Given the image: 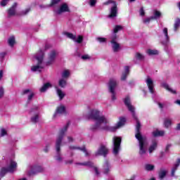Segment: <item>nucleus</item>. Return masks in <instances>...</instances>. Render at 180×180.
Listing matches in <instances>:
<instances>
[{
  "label": "nucleus",
  "mask_w": 180,
  "mask_h": 180,
  "mask_svg": "<svg viewBox=\"0 0 180 180\" xmlns=\"http://www.w3.org/2000/svg\"><path fill=\"white\" fill-rule=\"evenodd\" d=\"M87 119L91 120H95L96 124L92 125L90 129L92 131H96V130H108L109 131H116L117 129L123 127L126 124V118L124 117H120L119 122L115 127H109V119L105 115H101V111L94 109L91 110L87 115Z\"/></svg>",
  "instance_id": "f257e3e1"
},
{
  "label": "nucleus",
  "mask_w": 180,
  "mask_h": 180,
  "mask_svg": "<svg viewBox=\"0 0 180 180\" xmlns=\"http://www.w3.org/2000/svg\"><path fill=\"white\" fill-rule=\"evenodd\" d=\"M124 103L127 106L128 110L131 112L132 117H134V120L136 122L135 137L139 141V154L141 157L144 158L147 155V147L148 146V141H147V138H146V136H143L141 134V131H140L141 129V124L140 123V121H139L137 115H136V108H134V105H131V101L130 100V97L129 96L125 98Z\"/></svg>",
  "instance_id": "f03ea898"
},
{
  "label": "nucleus",
  "mask_w": 180,
  "mask_h": 180,
  "mask_svg": "<svg viewBox=\"0 0 180 180\" xmlns=\"http://www.w3.org/2000/svg\"><path fill=\"white\" fill-rule=\"evenodd\" d=\"M34 58L37 60V64L31 67V71L32 72H41V70L44 68V51L40 49L34 56Z\"/></svg>",
  "instance_id": "7ed1b4c3"
},
{
  "label": "nucleus",
  "mask_w": 180,
  "mask_h": 180,
  "mask_svg": "<svg viewBox=\"0 0 180 180\" xmlns=\"http://www.w3.org/2000/svg\"><path fill=\"white\" fill-rule=\"evenodd\" d=\"M16 168H18V163L15 160L9 159L7 161V167L1 168L0 171V176L2 178L5 176L8 172L11 174L15 172V171H16Z\"/></svg>",
  "instance_id": "20e7f679"
},
{
  "label": "nucleus",
  "mask_w": 180,
  "mask_h": 180,
  "mask_svg": "<svg viewBox=\"0 0 180 180\" xmlns=\"http://www.w3.org/2000/svg\"><path fill=\"white\" fill-rule=\"evenodd\" d=\"M70 124H66L63 128L59 130V133L56 142L58 151L60 150V146L63 144V140H64V136H65V133H67V130H68Z\"/></svg>",
  "instance_id": "39448f33"
},
{
  "label": "nucleus",
  "mask_w": 180,
  "mask_h": 180,
  "mask_svg": "<svg viewBox=\"0 0 180 180\" xmlns=\"http://www.w3.org/2000/svg\"><path fill=\"white\" fill-rule=\"evenodd\" d=\"M31 115L30 120L32 123H37L40 119V107L34 105L30 110Z\"/></svg>",
  "instance_id": "423d86ee"
},
{
  "label": "nucleus",
  "mask_w": 180,
  "mask_h": 180,
  "mask_svg": "<svg viewBox=\"0 0 180 180\" xmlns=\"http://www.w3.org/2000/svg\"><path fill=\"white\" fill-rule=\"evenodd\" d=\"M109 4H112V6L110 9V13L108 15V18L109 19H115V18H117V4H116V1L108 0V1L104 3V5H109Z\"/></svg>",
  "instance_id": "0eeeda50"
},
{
  "label": "nucleus",
  "mask_w": 180,
  "mask_h": 180,
  "mask_svg": "<svg viewBox=\"0 0 180 180\" xmlns=\"http://www.w3.org/2000/svg\"><path fill=\"white\" fill-rule=\"evenodd\" d=\"M117 86V81L116 79H110L108 82V90L111 94L112 101H116V87Z\"/></svg>",
  "instance_id": "6e6552de"
},
{
  "label": "nucleus",
  "mask_w": 180,
  "mask_h": 180,
  "mask_svg": "<svg viewBox=\"0 0 180 180\" xmlns=\"http://www.w3.org/2000/svg\"><path fill=\"white\" fill-rule=\"evenodd\" d=\"M120 144H122V138L118 136H114L112 138V153L114 155H117L120 150H122Z\"/></svg>",
  "instance_id": "1a4fd4ad"
},
{
  "label": "nucleus",
  "mask_w": 180,
  "mask_h": 180,
  "mask_svg": "<svg viewBox=\"0 0 180 180\" xmlns=\"http://www.w3.org/2000/svg\"><path fill=\"white\" fill-rule=\"evenodd\" d=\"M44 170V168L40 165H29L27 169V174L29 176L34 175L39 172H42Z\"/></svg>",
  "instance_id": "9d476101"
},
{
  "label": "nucleus",
  "mask_w": 180,
  "mask_h": 180,
  "mask_svg": "<svg viewBox=\"0 0 180 180\" xmlns=\"http://www.w3.org/2000/svg\"><path fill=\"white\" fill-rule=\"evenodd\" d=\"M110 40L112 51L114 53H118V51H120L122 48L120 47V44L117 42V34H112L110 37Z\"/></svg>",
  "instance_id": "9b49d317"
},
{
  "label": "nucleus",
  "mask_w": 180,
  "mask_h": 180,
  "mask_svg": "<svg viewBox=\"0 0 180 180\" xmlns=\"http://www.w3.org/2000/svg\"><path fill=\"white\" fill-rule=\"evenodd\" d=\"M58 53L56 50H52L48 53V58L46 61V65H52L56 63V58H57Z\"/></svg>",
  "instance_id": "f8f14e48"
},
{
  "label": "nucleus",
  "mask_w": 180,
  "mask_h": 180,
  "mask_svg": "<svg viewBox=\"0 0 180 180\" xmlns=\"http://www.w3.org/2000/svg\"><path fill=\"white\" fill-rule=\"evenodd\" d=\"M109 154V149L106 146L102 144L99 146L98 150L95 153L96 157H98V155H103V157H106Z\"/></svg>",
  "instance_id": "ddd939ff"
},
{
  "label": "nucleus",
  "mask_w": 180,
  "mask_h": 180,
  "mask_svg": "<svg viewBox=\"0 0 180 180\" xmlns=\"http://www.w3.org/2000/svg\"><path fill=\"white\" fill-rule=\"evenodd\" d=\"M64 36H66L68 39H70L71 40H73V41H76V43L81 44L82 43V40H84V38L82 36L79 35L77 39L75 35H74L72 33L65 32H63Z\"/></svg>",
  "instance_id": "4468645a"
},
{
  "label": "nucleus",
  "mask_w": 180,
  "mask_h": 180,
  "mask_svg": "<svg viewBox=\"0 0 180 180\" xmlns=\"http://www.w3.org/2000/svg\"><path fill=\"white\" fill-rule=\"evenodd\" d=\"M56 15H61V13H64V12H70V8H68V4H63L60 8L54 11Z\"/></svg>",
  "instance_id": "2eb2a0df"
},
{
  "label": "nucleus",
  "mask_w": 180,
  "mask_h": 180,
  "mask_svg": "<svg viewBox=\"0 0 180 180\" xmlns=\"http://www.w3.org/2000/svg\"><path fill=\"white\" fill-rule=\"evenodd\" d=\"M112 169V165L109 161L105 160L103 166V173L105 175H110V170Z\"/></svg>",
  "instance_id": "dca6fc26"
},
{
  "label": "nucleus",
  "mask_w": 180,
  "mask_h": 180,
  "mask_svg": "<svg viewBox=\"0 0 180 180\" xmlns=\"http://www.w3.org/2000/svg\"><path fill=\"white\" fill-rule=\"evenodd\" d=\"M161 39L162 44H166L168 41H169V37L168 36V28H163Z\"/></svg>",
  "instance_id": "f3484780"
},
{
  "label": "nucleus",
  "mask_w": 180,
  "mask_h": 180,
  "mask_svg": "<svg viewBox=\"0 0 180 180\" xmlns=\"http://www.w3.org/2000/svg\"><path fill=\"white\" fill-rule=\"evenodd\" d=\"M145 81L149 89V92H150V94H154V82H153V79L148 77Z\"/></svg>",
  "instance_id": "a211bd4d"
},
{
  "label": "nucleus",
  "mask_w": 180,
  "mask_h": 180,
  "mask_svg": "<svg viewBox=\"0 0 180 180\" xmlns=\"http://www.w3.org/2000/svg\"><path fill=\"white\" fill-rule=\"evenodd\" d=\"M69 150H80V151H83V153H84L86 157H89V155H91V153L86 150V148H85L84 146L79 148L77 146L71 145L69 146Z\"/></svg>",
  "instance_id": "6ab92c4d"
},
{
  "label": "nucleus",
  "mask_w": 180,
  "mask_h": 180,
  "mask_svg": "<svg viewBox=\"0 0 180 180\" xmlns=\"http://www.w3.org/2000/svg\"><path fill=\"white\" fill-rule=\"evenodd\" d=\"M16 6H18V4L14 3L8 10V18H12V16H15V15H16Z\"/></svg>",
  "instance_id": "aec40b11"
},
{
  "label": "nucleus",
  "mask_w": 180,
  "mask_h": 180,
  "mask_svg": "<svg viewBox=\"0 0 180 180\" xmlns=\"http://www.w3.org/2000/svg\"><path fill=\"white\" fill-rule=\"evenodd\" d=\"M158 146V141L157 140H153L148 148L149 154H153V153H154V151L157 150Z\"/></svg>",
  "instance_id": "412c9836"
},
{
  "label": "nucleus",
  "mask_w": 180,
  "mask_h": 180,
  "mask_svg": "<svg viewBox=\"0 0 180 180\" xmlns=\"http://www.w3.org/2000/svg\"><path fill=\"white\" fill-rule=\"evenodd\" d=\"M63 113H65V106L61 105L56 108L53 117H57V115H63Z\"/></svg>",
  "instance_id": "4be33fe9"
},
{
  "label": "nucleus",
  "mask_w": 180,
  "mask_h": 180,
  "mask_svg": "<svg viewBox=\"0 0 180 180\" xmlns=\"http://www.w3.org/2000/svg\"><path fill=\"white\" fill-rule=\"evenodd\" d=\"M56 155L55 157L56 161L61 162L63 158H61V145H59V150H57V143H56Z\"/></svg>",
  "instance_id": "5701e85b"
},
{
  "label": "nucleus",
  "mask_w": 180,
  "mask_h": 180,
  "mask_svg": "<svg viewBox=\"0 0 180 180\" xmlns=\"http://www.w3.org/2000/svg\"><path fill=\"white\" fill-rule=\"evenodd\" d=\"M179 165H180V159H177L176 163L174 165L172 169V172H171L172 176H175V172H176V170L178 169V167H179Z\"/></svg>",
  "instance_id": "b1692460"
},
{
  "label": "nucleus",
  "mask_w": 180,
  "mask_h": 180,
  "mask_svg": "<svg viewBox=\"0 0 180 180\" xmlns=\"http://www.w3.org/2000/svg\"><path fill=\"white\" fill-rule=\"evenodd\" d=\"M55 88L56 89V93L58 96L59 97V99L60 101L63 100L64 98V96H65V93H64V91H63V90H61L58 86H55Z\"/></svg>",
  "instance_id": "393cba45"
},
{
  "label": "nucleus",
  "mask_w": 180,
  "mask_h": 180,
  "mask_svg": "<svg viewBox=\"0 0 180 180\" xmlns=\"http://www.w3.org/2000/svg\"><path fill=\"white\" fill-rule=\"evenodd\" d=\"M129 66H126L124 68V72H122V74L121 81H126V79L127 78V75H129Z\"/></svg>",
  "instance_id": "a878e982"
},
{
  "label": "nucleus",
  "mask_w": 180,
  "mask_h": 180,
  "mask_svg": "<svg viewBox=\"0 0 180 180\" xmlns=\"http://www.w3.org/2000/svg\"><path fill=\"white\" fill-rule=\"evenodd\" d=\"M62 78L63 79H68L70 78V76L71 75V71L70 70H65L62 72Z\"/></svg>",
  "instance_id": "bb28decb"
},
{
  "label": "nucleus",
  "mask_w": 180,
  "mask_h": 180,
  "mask_svg": "<svg viewBox=\"0 0 180 180\" xmlns=\"http://www.w3.org/2000/svg\"><path fill=\"white\" fill-rule=\"evenodd\" d=\"M167 173H168V171H167L166 169H160L158 173L160 179H164V178H165Z\"/></svg>",
  "instance_id": "cd10ccee"
},
{
  "label": "nucleus",
  "mask_w": 180,
  "mask_h": 180,
  "mask_svg": "<svg viewBox=\"0 0 180 180\" xmlns=\"http://www.w3.org/2000/svg\"><path fill=\"white\" fill-rule=\"evenodd\" d=\"M153 20H157V19H160L161 18V12L158 11H153V15L150 16Z\"/></svg>",
  "instance_id": "c85d7f7f"
},
{
  "label": "nucleus",
  "mask_w": 180,
  "mask_h": 180,
  "mask_svg": "<svg viewBox=\"0 0 180 180\" xmlns=\"http://www.w3.org/2000/svg\"><path fill=\"white\" fill-rule=\"evenodd\" d=\"M7 42L8 46H10V47H13V46L16 44V40L15 39V37L13 36L10 37Z\"/></svg>",
  "instance_id": "c756f323"
},
{
  "label": "nucleus",
  "mask_w": 180,
  "mask_h": 180,
  "mask_svg": "<svg viewBox=\"0 0 180 180\" xmlns=\"http://www.w3.org/2000/svg\"><path fill=\"white\" fill-rule=\"evenodd\" d=\"M52 85L50 84V82H47L43 85L39 89L40 92H46L49 88H51Z\"/></svg>",
  "instance_id": "7c9ffc66"
},
{
  "label": "nucleus",
  "mask_w": 180,
  "mask_h": 180,
  "mask_svg": "<svg viewBox=\"0 0 180 180\" xmlns=\"http://www.w3.org/2000/svg\"><path fill=\"white\" fill-rule=\"evenodd\" d=\"M152 134H153V137H158L159 136H164V134H165V131L155 130L152 132Z\"/></svg>",
  "instance_id": "2f4dec72"
},
{
  "label": "nucleus",
  "mask_w": 180,
  "mask_h": 180,
  "mask_svg": "<svg viewBox=\"0 0 180 180\" xmlns=\"http://www.w3.org/2000/svg\"><path fill=\"white\" fill-rule=\"evenodd\" d=\"M144 169L146 171H154V169H155V166L154 165H151V164H146L144 166Z\"/></svg>",
  "instance_id": "473e14b6"
},
{
  "label": "nucleus",
  "mask_w": 180,
  "mask_h": 180,
  "mask_svg": "<svg viewBox=\"0 0 180 180\" xmlns=\"http://www.w3.org/2000/svg\"><path fill=\"white\" fill-rule=\"evenodd\" d=\"M171 124H172V120H171L169 118L165 119L164 126H165V127H166V129L171 127Z\"/></svg>",
  "instance_id": "72a5a7b5"
},
{
  "label": "nucleus",
  "mask_w": 180,
  "mask_h": 180,
  "mask_svg": "<svg viewBox=\"0 0 180 180\" xmlns=\"http://www.w3.org/2000/svg\"><path fill=\"white\" fill-rule=\"evenodd\" d=\"M30 92V94L28 96V101H32V99H33V96H34V94L32 91H30V89H25L23 91V94L24 95H26V94H29Z\"/></svg>",
  "instance_id": "f704fd0d"
},
{
  "label": "nucleus",
  "mask_w": 180,
  "mask_h": 180,
  "mask_svg": "<svg viewBox=\"0 0 180 180\" xmlns=\"http://www.w3.org/2000/svg\"><path fill=\"white\" fill-rule=\"evenodd\" d=\"M58 85L60 88H65L67 86V79H60L58 81Z\"/></svg>",
  "instance_id": "c9c22d12"
},
{
  "label": "nucleus",
  "mask_w": 180,
  "mask_h": 180,
  "mask_svg": "<svg viewBox=\"0 0 180 180\" xmlns=\"http://www.w3.org/2000/svg\"><path fill=\"white\" fill-rule=\"evenodd\" d=\"M162 86H164L165 89H167V91H169V92H171V94H174V95L176 94V91L170 88L169 86L167 84V83H163Z\"/></svg>",
  "instance_id": "e433bc0d"
},
{
  "label": "nucleus",
  "mask_w": 180,
  "mask_h": 180,
  "mask_svg": "<svg viewBox=\"0 0 180 180\" xmlns=\"http://www.w3.org/2000/svg\"><path fill=\"white\" fill-rule=\"evenodd\" d=\"M120 30H123V27L122 25H115L113 28V34H116Z\"/></svg>",
  "instance_id": "4c0bfd02"
},
{
  "label": "nucleus",
  "mask_w": 180,
  "mask_h": 180,
  "mask_svg": "<svg viewBox=\"0 0 180 180\" xmlns=\"http://www.w3.org/2000/svg\"><path fill=\"white\" fill-rule=\"evenodd\" d=\"M77 165H83L84 167H94V163L92 162H85L82 163H77Z\"/></svg>",
  "instance_id": "58836bf2"
},
{
  "label": "nucleus",
  "mask_w": 180,
  "mask_h": 180,
  "mask_svg": "<svg viewBox=\"0 0 180 180\" xmlns=\"http://www.w3.org/2000/svg\"><path fill=\"white\" fill-rule=\"evenodd\" d=\"M179 26H180V19L177 18L175 21L174 26V32H176V30L179 29Z\"/></svg>",
  "instance_id": "ea45409f"
},
{
  "label": "nucleus",
  "mask_w": 180,
  "mask_h": 180,
  "mask_svg": "<svg viewBox=\"0 0 180 180\" xmlns=\"http://www.w3.org/2000/svg\"><path fill=\"white\" fill-rule=\"evenodd\" d=\"M135 58L139 61H143V60H144V56L140 53H136L135 55Z\"/></svg>",
  "instance_id": "a19ab883"
},
{
  "label": "nucleus",
  "mask_w": 180,
  "mask_h": 180,
  "mask_svg": "<svg viewBox=\"0 0 180 180\" xmlns=\"http://www.w3.org/2000/svg\"><path fill=\"white\" fill-rule=\"evenodd\" d=\"M147 53L149 55V56H155L157 54H158V51L157 50H153V49H148L147 51Z\"/></svg>",
  "instance_id": "79ce46f5"
},
{
  "label": "nucleus",
  "mask_w": 180,
  "mask_h": 180,
  "mask_svg": "<svg viewBox=\"0 0 180 180\" xmlns=\"http://www.w3.org/2000/svg\"><path fill=\"white\" fill-rule=\"evenodd\" d=\"M8 134V131L5 129V128H1L0 129V137H4V136H6Z\"/></svg>",
  "instance_id": "37998d69"
},
{
  "label": "nucleus",
  "mask_w": 180,
  "mask_h": 180,
  "mask_svg": "<svg viewBox=\"0 0 180 180\" xmlns=\"http://www.w3.org/2000/svg\"><path fill=\"white\" fill-rule=\"evenodd\" d=\"M96 40L99 43H106V38H104V37H99L96 38Z\"/></svg>",
  "instance_id": "c03bdc74"
},
{
  "label": "nucleus",
  "mask_w": 180,
  "mask_h": 180,
  "mask_svg": "<svg viewBox=\"0 0 180 180\" xmlns=\"http://www.w3.org/2000/svg\"><path fill=\"white\" fill-rule=\"evenodd\" d=\"M153 20V18H151V16L149 18H146L143 20V23L145 25H148L150 23V21Z\"/></svg>",
  "instance_id": "a18cd8bd"
},
{
  "label": "nucleus",
  "mask_w": 180,
  "mask_h": 180,
  "mask_svg": "<svg viewBox=\"0 0 180 180\" xmlns=\"http://www.w3.org/2000/svg\"><path fill=\"white\" fill-rule=\"evenodd\" d=\"M67 140L68 143H74V141H75V139H74V137H72V136H68Z\"/></svg>",
  "instance_id": "49530a36"
},
{
  "label": "nucleus",
  "mask_w": 180,
  "mask_h": 180,
  "mask_svg": "<svg viewBox=\"0 0 180 180\" xmlns=\"http://www.w3.org/2000/svg\"><path fill=\"white\" fill-rule=\"evenodd\" d=\"M9 2V0H1L0 2L1 6L5 7L6 5H8V3Z\"/></svg>",
  "instance_id": "de8ad7c7"
},
{
  "label": "nucleus",
  "mask_w": 180,
  "mask_h": 180,
  "mask_svg": "<svg viewBox=\"0 0 180 180\" xmlns=\"http://www.w3.org/2000/svg\"><path fill=\"white\" fill-rule=\"evenodd\" d=\"M81 58L82 60H91V56L88 54H85L82 56Z\"/></svg>",
  "instance_id": "09e8293b"
},
{
  "label": "nucleus",
  "mask_w": 180,
  "mask_h": 180,
  "mask_svg": "<svg viewBox=\"0 0 180 180\" xmlns=\"http://www.w3.org/2000/svg\"><path fill=\"white\" fill-rule=\"evenodd\" d=\"M4 94H5V89H4V86H1L0 87V98H3Z\"/></svg>",
  "instance_id": "8fccbe9b"
},
{
  "label": "nucleus",
  "mask_w": 180,
  "mask_h": 180,
  "mask_svg": "<svg viewBox=\"0 0 180 180\" xmlns=\"http://www.w3.org/2000/svg\"><path fill=\"white\" fill-rule=\"evenodd\" d=\"M30 11V8H27L24 11H21V15H27V13H29Z\"/></svg>",
  "instance_id": "3c124183"
},
{
  "label": "nucleus",
  "mask_w": 180,
  "mask_h": 180,
  "mask_svg": "<svg viewBox=\"0 0 180 180\" xmlns=\"http://www.w3.org/2000/svg\"><path fill=\"white\" fill-rule=\"evenodd\" d=\"M6 56V52L0 53V60L4 61Z\"/></svg>",
  "instance_id": "603ef678"
},
{
  "label": "nucleus",
  "mask_w": 180,
  "mask_h": 180,
  "mask_svg": "<svg viewBox=\"0 0 180 180\" xmlns=\"http://www.w3.org/2000/svg\"><path fill=\"white\" fill-rule=\"evenodd\" d=\"M139 13L141 16H144L146 15V12L144 11V8L143 7L139 10Z\"/></svg>",
  "instance_id": "864d4df0"
},
{
  "label": "nucleus",
  "mask_w": 180,
  "mask_h": 180,
  "mask_svg": "<svg viewBox=\"0 0 180 180\" xmlns=\"http://www.w3.org/2000/svg\"><path fill=\"white\" fill-rule=\"evenodd\" d=\"M96 4V0H90L89 5L90 6H95Z\"/></svg>",
  "instance_id": "5fc2aeb1"
},
{
  "label": "nucleus",
  "mask_w": 180,
  "mask_h": 180,
  "mask_svg": "<svg viewBox=\"0 0 180 180\" xmlns=\"http://www.w3.org/2000/svg\"><path fill=\"white\" fill-rule=\"evenodd\" d=\"M50 150V144H47L45 146V148H44V153H47Z\"/></svg>",
  "instance_id": "6e6d98bb"
},
{
  "label": "nucleus",
  "mask_w": 180,
  "mask_h": 180,
  "mask_svg": "<svg viewBox=\"0 0 180 180\" xmlns=\"http://www.w3.org/2000/svg\"><path fill=\"white\" fill-rule=\"evenodd\" d=\"M61 0H51V6H53V5H56V4H58V2H60Z\"/></svg>",
  "instance_id": "4d7b16f0"
},
{
  "label": "nucleus",
  "mask_w": 180,
  "mask_h": 180,
  "mask_svg": "<svg viewBox=\"0 0 180 180\" xmlns=\"http://www.w3.org/2000/svg\"><path fill=\"white\" fill-rule=\"evenodd\" d=\"M3 77H4V71L0 70V80L2 79Z\"/></svg>",
  "instance_id": "13d9d810"
},
{
  "label": "nucleus",
  "mask_w": 180,
  "mask_h": 180,
  "mask_svg": "<svg viewBox=\"0 0 180 180\" xmlns=\"http://www.w3.org/2000/svg\"><path fill=\"white\" fill-rule=\"evenodd\" d=\"M94 171H95L96 175H99V170H98L97 167H94Z\"/></svg>",
  "instance_id": "bf43d9fd"
},
{
  "label": "nucleus",
  "mask_w": 180,
  "mask_h": 180,
  "mask_svg": "<svg viewBox=\"0 0 180 180\" xmlns=\"http://www.w3.org/2000/svg\"><path fill=\"white\" fill-rule=\"evenodd\" d=\"M176 130H180V122L179 124H177V125L176 127Z\"/></svg>",
  "instance_id": "052dcab7"
},
{
  "label": "nucleus",
  "mask_w": 180,
  "mask_h": 180,
  "mask_svg": "<svg viewBox=\"0 0 180 180\" xmlns=\"http://www.w3.org/2000/svg\"><path fill=\"white\" fill-rule=\"evenodd\" d=\"M158 106L159 108H160V109H162V108H164V105L161 103H158Z\"/></svg>",
  "instance_id": "680f3d73"
},
{
  "label": "nucleus",
  "mask_w": 180,
  "mask_h": 180,
  "mask_svg": "<svg viewBox=\"0 0 180 180\" xmlns=\"http://www.w3.org/2000/svg\"><path fill=\"white\" fill-rule=\"evenodd\" d=\"M169 147H171V146L167 145V146H166L165 151H168V150H169Z\"/></svg>",
  "instance_id": "e2e57ef3"
},
{
  "label": "nucleus",
  "mask_w": 180,
  "mask_h": 180,
  "mask_svg": "<svg viewBox=\"0 0 180 180\" xmlns=\"http://www.w3.org/2000/svg\"><path fill=\"white\" fill-rule=\"evenodd\" d=\"M66 164H72V160L66 161Z\"/></svg>",
  "instance_id": "0e129e2a"
},
{
  "label": "nucleus",
  "mask_w": 180,
  "mask_h": 180,
  "mask_svg": "<svg viewBox=\"0 0 180 180\" xmlns=\"http://www.w3.org/2000/svg\"><path fill=\"white\" fill-rule=\"evenodd\" d=\"M174 103H176L177 105H180V100H176Z\"/></svg>",
  "instance_id": "69168bd1"
},
{
  "label": "nucleus",
  "mask_w": 180,
  "mask_h": 180,
  "mask_svg": "<svg viewBox=\"0 0 180 180\" xmlns=\"http://www.w3.org/2000/svg\"><path fill=\"white\" fill-rule=\"evenodd\" d=\"M18 180H27V178H21V179H19Z\"/></svg>",
  "instance_id": "338daca9"
},
{
  "label": "nucleus",
  "mask_w": 180,
  "mask_h": 180,
  "mask_svg": "<svg viewBox=\"0 0 180 180\" xmlns=\"http://www.w3.org/2000/svg\"><path fill=\"white\" fill-rule=\"evenodd\" d=\"M149 180H155V177H152Z\"/></svg>",
  "instance_id": "774afa93"
}]
</instances>
